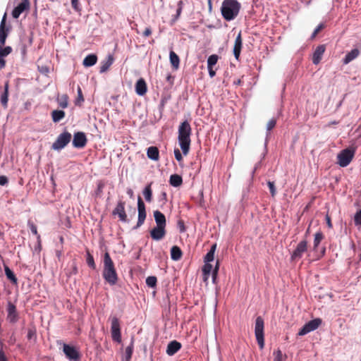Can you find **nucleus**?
I'll return each instance as SVG.
<instances>
[{
  "label": "nucleus",
  "instance_id": "26",
  "mask_svg": "<svg viewBox=\"0 0 361 361\" xmlns=\"http://www.w3.org/2000/svg\"><path fill=\"white\" fill-rule=\"evenodd\" d=\"M147 157L154 161H158L159 159V151L157 147L152 146L147 149Z\"/></svg>",
  "mask_w": 361,
  "mask_h": 361
},
{
  "label": "nucleus",
  "instance_id": "45",
  "mask_svg": "<svg viewBox=\"0 0 361 361\" xmlns=\"http://www.w3.org/2000/svg\"><path fill=\"white\" fill-rule=\"evenodd\" d=\"M87 264L93 269H94L96 267L93 256L89 252L87 255Z\"/></svg>",
  "mask_w": 361,
  "mask_h": 361
},
{
  "label": "nucleus",
  "instance_id": "62",
  "mask_svg": "<svg viewBox=\"0 0 361 361\" xmlns=\"http://www.w3.org/2000/svg\"><path fill=\"white\" fill-rule=\"evenodd\" d=\"M127 194L130 196V197H133V191L132 189L129 188L127 190Z\"/></svg>",
  "mask_w": 361,
  "mask_h": 361
},
{
  "label": "nucleus",
  "instance_id": "63",
  "mask_svg": "<svg viewBox=\"0 0 361 361\" xmlns=\"http://www.w3.org/2000/svg\"><path fill=\"white\" fill-rule=\"evenodd\" d=\"M219 269V262L217 261L216 263L215 267L213 270H216V272H218Z\"/></svg>",
  "mask_w": 361,
  "mask_h": 361
},
{
  "label": "nucleus",
  "instance_id": "8",
  "mask_svg": "<svg viewBox=\"0 0 361 361\" xmlns=\"http://www.w3.org/2000/svg\"><path fill=\"white\" fill-rule=\"evenodd\" d=\"M111 333L112 339L114 341L118 343L121 341L120 322L116 317L111 318Z\"/></svg>",
  "mask_w": 361,
  "mask_h": 361
},
{
  "label": "nucleus",
  "instance_id": "3",
  "mask_svg": "<svg viewBox=\"0 0 361 361\" xmlns=\"http://www.w3.org/2000/svg\"><path fill=\"white\" fill-rule=\"evenodd\" d=\"M240 4L237 0H224L222 3L221 11L223 18L231 21L238 15Z\"/></svg>",
  "mask_w": 361,
  "mask_h": 361
},
{
  "label": "nucleus",
  "instance_id": "64",
  "mask_svg": "<svg viewBox=\"0 0 361 361\" xmlns=\"http://www.w3.org/2000/svg\"><path fill=\"white\" fill-rule=\"evenodd\" d=\"M242 81L240 79L237 80L236 81H234V84L237 85H240L241 84Z\"/></svg>",
  "mask_w": 361,
  "mask_h": 361
},
{
  "label": "nucleus",
  "instance_id": "56",
  "mask_svg": "<svg viewBox=\"0 0 361 361\" xmlns=\"http://www.w3.org/2000/svg\"><path fill=\"white\" fill-rule=\"evenodd\" d=\"M152 34V29L149 27H146L145 31L143 32L144 37H149Z\"/></svg>",
  "mask_w": 361,
  "mask_h": 361
},
{
  "label": "nucleus",
  "instance_id": "44",
  "mask_svg": "<svg viewBox=\"0 0 361 361\" xmlns=\"http://www.w3.org/2000/svg\"><path fill=\"white\" fill-rule=\"evenodd\" d=\"M177 6H178V8H177V10H176V16H174V18L173 19V21H176L180 17V16L181 14V12H182V10H183V6H184V2L182 0H180L178 2Z\"/></svg>",
  "mask_w": 361,
  "mask_h": 361
},
{
  "label": "nucleus",
  "instance_id": "15",
  "mask_svg": "<svg viewBox=\"0 0 361 361\" xmlns=\"http://www.w3.org/2000/svg\"><path fill=\"white\" fill-rule=\"evenodd\" d=\"M30 8V2L29 0H22V2L20 3L12 11V16L14 18H18L20 15L26 10H28Z\"/></svg>",
  "mask_w": 361,
  "mask_h": 361
},
{
  "label": "nucleus",
  "instance_id": "30",
  "mask_svg": "<svg viewBox=\"0 0 361 361\" xmlns=\"http://www.w3.org/2000/svg\"><path fill=\"white\" fill-rule=\"evenodd\" d=\"M183 252L180 248L176 245H174L171 249V257L174 261H178L181 259Z\"/></svg>",
  "mask_w": 361,
  "mask_h": 361
},
{
  "label": "nucleus",
  "instance_id": "60",
  "mask_svg": "<svg viewBox=\"0 0 361 361\" xmlns=\"http://www.w3.org/2000/svg\"><path fill=\"white\" fill-rule=\"evenodd\" d=\"M161 195L162 200L165 202L166 201V198H167L166 193L165 192H163Z\"/></svg>",
  "mask_w": 361,
  "mask_h": 361
},
{
  "label": "nucleus",
  "instance_id": "9",
  "mask_svg": "<svg viewBox=\"0 0 361 361\" xmlns=\"http://www.w3.org/2000/svg\"><path fill=\"white\" fill-rule=\"evenodd\" d=\"M321 324L322 319L319 318L310 320L300 329L298 335L302 336L312 331H314L320 326Z\"/></svg>",
  "mask_w": 361,
  "mask_h": 361
},
{
  "label": "nucleus",
  "instance_id": "27",
  "mask_svg": "<svg viewBox=\"0 0 361 361\" xmlns=\"http://www.w3.org/2000/svg\"><path fill=\"white\" fill-rule=\"evenodd\" d=\"M360 51L357 49H353L350 52H348L345 58L343 59V63L344 64H348L355 59H356L360 55Z\"/></svg>",
  "mask_w": 361,
  "mask_h": 361
},
{
  "label": "nucleus",
  "instance_id": "24",
  "mask_svg": "<svg viewBox=\"0 0 361 361\" xmlns=\"http://www.w3.org/2000/svg\"><path fill=\"white\" fill-rule=\"evenodd\" d=\"M114 58L111 54L108 55L107 58L101 62L99 72L101 73L106 72L113 64Z\"/></svg>",
  "mask_w": 361,
  "mask_h": 361
},
{
  "label": "nucleus",
  "instance_id": "40",
  "mask_svg": "<svg viewBox=\"0 0 361 361\" xmlns=\"http://www.w3.org/2000/svg\"><path fill=\"white\" fill-rule=\"evenodd\" d=\"M324 238V235L322 232H317L314 235V244H313V250L314 251L317 250L318 246L321 241Z\"/></svg>",
  "mask_w": 361,
  "mask_h": 361
},
{
  "label": "nucleus",
  "instance_id": "22",
  "mask_svg": "<svg viewBox=\"0 0 361 361\" xmlns=\"http://www.w3.org/2000/svg\"><path fill=\"white\" fill-rule=\"evenodd\" d=\"M147 91V86L143 78H140L135 84V92L140 96H143Z\"/></svg>",
  "mask_w": 361,
  "mask_h": 361
},
{
  "label": "nucleus",
  "instance_id": "19",
  "mask_svg": "<svg viewBox=\"0 0 361 361\" xmlns=\"http://www.w3.org/2000/svg\"><path fill=\"white\" fill-rule=\"evenodd\" d=\"M166 227L156 226L150 231V235L153 240H160L166 235Z\"/></svg>",
  "mask_w": 361,
  "mask_h": 361
},
{
  "label": "nucleus",
  "instance_id": "35",
  "mask_svg": "<svg viewBox=\"0 0 361 361\" xmlns=\"http://www.w3.org/2000/svg\"><path fill=\"white\" fill-rule=\"evenodd\" d=\"M27 225H28L31 232L35 235L37 236V243H38L39 246L40 247L41 246V237H40L39 234L37 232V226L32 221H28Z\"/></svg>",
  "mask_w": 361,
  "mask_h": 361
},
{
  "label": "nucleus",
  "instance_id": "51",
  "mask_svg": "<svg viewBox=\"0 0 361 361\" xmlns=\"http://www.w3.org/2000/svg\"><path fill=\"white\" fill-rule=\"evenodd\" d=\"M174 156L178 161H181L183 160L182 154L178 149H176L174 150Z\"/></svg>",
  "mask_w": 361,
  "mask_h": 361
},
{
  "label": "nucleus",
  "instance_id": "16",
  "mask_svg": "<svg viewBox=\"0 0 361 361\" xmlns=\"http://www.w3.org/2000/svg\"><path fill=\"white\" fill-rule=\"evenodd\" d=\"M6 15L4 14L0 24V47H4L9 29L6 27Z\"/></svg>",
  "mask_w": 361,
  "mask_h": 361
},
{
  "label": "nucleus",
  "instance_id": "33",
  "mask_svg": "<svg viewBox=\"0 0 361 361\" xmlns=\"http://www.w3.org/2000/svg\"><path fill=\"white\" fill-rule=\"evenodd\" d=\"M169 183L173 187H179L183 183L182 177L178 174H173L170 176Z\"/></svg>",
  "mask_w": 361,
  "mask_h": 361
},
{
  "label": "nucleus",
  "instance_id": "10",
  "mask_svg": "<svg viewBox=\"0 0 361 361\" xmlns=\"http://www.w3.org/2000/svg\"><path fill=\"white\" fill-rule=\"evenodd\" d=\"M125 205L126 202L123 200H119L114 208V209L112 211V215L116 216L117 215L118 216V219L122 222H127V214L126 213L125 210Z\"/></svg>",
  "mask_w": 361,
  "mask_h": 361
},
{
  "label": "nucleus",
  "instance_id": "37",
  "mask_svg": "<svg viewBox=\"0 0 361 361\" xmlns=\"http://www.w3.org/2000/svg\"><path fill=\"white\" fill-rule=\"evenodd\" d=\"M4 271L7 279H9L13 284H17L18 279L13 271L8 267H5Z\"/></svg>",
  "mask_w": 361,
  "mask_h": 361
},
{
  "label": "nucleus",
  "instance_id": "54",
  "mask_svg": "<svg viewBox=\"0 0 361 361\" xmlns=\"http://www.w3.org/2000/svg\"><path fill=\"white\" fill-rule=\"evenodd\" d=\"M8 178L5 176H0V185H5L8 183Z\"/></svg>",
  "mask_w": 361,
  "mask_h": 361
},
{
  "label": "nucleus",
  "instance_id": "61",
  "mask_svg": "<svg viewBox=\"0 0 361 361\" xmlns=\"http://www.w3.org/2000/svg\"><path fill=\"white\" fill-rule=\"evenodd\" d=\"M178 224H180V231H181V232L185 231V226H184V224H183V222H182V221H179V223H178Z\"/></svg>",
  "mask_w": 361,
  "mask_h": 361
},
{
  "label": "nucleus",
  "instance_id": "21",
  "mask_svg": "<svg viewBox=\"0 0 361 361\" xmlns=\"http://www.w3.org/2000/svg\"><path fill=\"white\" fill-rule=\"evenodd\" d=\"M325 50L326 47L324 44L319 45L316 48L312 56V62L314 64L317 65L319 63Z\"/></svg>",
  "mask_w": 361,
  "mask_h": 361
},
{
  "label": "nucleus",
  "instance_id": "17",
  "mask_svg": "<svg viewBox=\"0 0 361 361\" xmlns=\"http://www.w3.org/2000/svg\"><path fill=\"white\" fill-rule=\"evenodd\" d=\"M13 51L10 46L1 47H0V71L6 67V61L5 58L8 56Z\"/></svg>",
  "mask_w": 361,
  "mask_h": 361
},
{
  "label": "nucleus",
  "instance_id": "11",
  "mask_svg": "<svg viewBox=\"0 0 361 361\" xmlns=\"http://www.w3.org/2000/svg\"><path fill=\"white\" fill-rule=\"evenodd\" d=\"M307 250V240H303L298 244L295 250L293 252V253L291 255V260L295 261V260L300 259L302 257V255Z\"/></svg>",
  "mask_w": 361,
  "mask_h": 361
},
{
  "label": "nucleus",
  "instance_id": "32",
  "mask_svg": "<svg viewBox=\"0 0 361 361\" xmlns=\"http://www.w3.org/2000/svg\"><path fill=\"white\" fill-rule=\"evenodd\" d=\"M170 62L174 69H178L180 64L179 56L173 51H171L169 54Z\"/></svg>",
  "mask_w": 361,
  "mask_h": 361
},
{
  "label": "nucleus",
  "instance_id": "2",
  "mask_svg": "<svg viewBox=\"0 0 361 361\" xmlns=\"http://www.w3.org/2000/svg\"><path fill=\"white\" fill-rule=\"evenodd\" d=\"M102 276L107 283L113 286L117 283L118 276L109 252H105L104 255V269Z\"/></svg>",
  "mask_w": 361,
  "mask_h": 361
},
{
  "label": "nucleus",
  "instance_id": "46",
  "mask_svg": "<svg viewBox=\"0 0 361 361\" xmlns=\"http://www.w3.org/2000/svg\"><path fill=\"white\" fill-rule=\"evenodd\" d=\"M267 185H268V187L269 188V191H270L271 195L273 197H275V195L276 194V190L274 182L269 180L267 182Z\"/></svg>",
  "mask_w": 361,
  "mask_h": 361
},
{
  "label": "nucleus",
  "instance_id": "55",
  "mask_svg": "<svg viewBox=\"0 0 361 361\" xmlns=\"http://www.w3.org/2000/svg\"><path fill=\"white\" fill-rule=\"evenodd\" d=\"M104 187V183H99L98 184L97 192H96L97 195H101L102 193Z\"/></svg>",
  "mask_w": 361,
  "mask_h": 361
},
{
  "label": "nucleus",
  "instance_id": "48",
  "mask_svg": "<svg viewBox=\"0 0 361 361\" xmlns=\"http://www.w3.org/2000/svg\"><path fill=\"white\" fill-rule=\"evenodd\" d=\"M324 27L325 25L324 23H320L314 30L312 35V38H314L317 35V34L324 28Z\"/></svg>",
  "mask_w": 361,
  "mask_h": 361
},
{
  "label": "nucleus",
  "instance_id": "4",
  "mask_svg": "<svg viewBox=\"0 0 361 361\" xmlns=\"http://www.w3.org/2000/svg\"><path fill=\"white\" fill-rule=\"evenodd\" d=\"M355 148L353 147L341 150L337 154V164L341 167L348 166L355 157Z\"/></svg>",
  "mask_w": 361,
  "mask_h": 361
},
{
  "label": "nucleus",
  "instance_id": "7",
  "mask_svg": "<svg viewBox=\"0 0 361 361\" xmlns=\"http://www.w3.org/2000/svg\"><path fill=\"white\" fill-rule=\"evenodd\" d=\"M72 135L68 131L61 133L56 141L52 144L51 148L54 150H61L64 148L71 140Z\"/></svg>",
  "mask_w": 361,
  "mask_h": 361
},
{
  "label": "nucleus",
  "instance_id": "34",
  "mask_svg": "<svg viewBox=\"0 0 361 361\" xmlns=\"http://www.w3.org/2000/svg\"><path fill=\"white\" fill-rule=\"evenodd\" d=\"M212 270V265L209 262H205L202 267L203 281L206 282L209 276V274Z\"/></svg>",
  "mask_w": 361,
  "mask_h": 361
},
{
  "label": "nucleus",
  "instance_id": "47",
  "mask_svg": "<svg viewBox=\"0 0 361 361\" xmlns=\"http://www.w3.org/2000/svg\"><path fill=\"white\" fill-rule=\"evenodd\" d=\"M276 124V118H271L269 121L267 125V131L271 130Z\"/></svg>",
  "mask_w": 361,
  "mask_h": 361
},
{
  "label": "nucleus",
  "instance_id": "13",
  "mask_svg": "<svg viewBox=\"0 0 361 361\" xmlns=\"http://www.w3.org/2000/svg\"><path fill=\"white\" fill-rule=\"evenodd\" d=\"M7 319L10 323L15 324L18 321L19 316L16 307L10 301L7 305Z\"/></svg>",
  "mask_w": 361,
  "mask_h": 361
},
{
  "label": "nucleus",
  "instance_id": "36",
  "mask_svg": "<svg viewBox=\"0 0 361 361\" xmlns=\"http://www.w3.org/2000/svg\"><path fill=\"white\" fill-rule=\"evenodd\" d=\"M133 352V343L131 342L130 345L126 348L125 354L121 361H130Z\"/></svg>",
  "mask_w": 361,
  "mask_h": 361
},
{
  "label": "nucleus",
  "instance_id": "23",
  "mask_svg": "<svg viewBox=\"0 0 361 361\" xmlns=\"http://www.w3.org/2000/svg\"><path fill=\"white\" fill-rule=\"evenodd\" d=\"M181 348V344L180 343L176 341H171L168 345H167V348H166V353L171 356V355H173L174 354H176L180 349Z\"/></svg>",
  "mask_w": 361,
  "mask_h": 361
},
{
  "label": "nucleus",
  "instance_id": "58",
  "mask_svg": "<svg viewBox=\"0 0 361 361\" xmlns=\"http://www.w3.org/2000/svg\"><path fill=\"white\" fill-rule=\"evenodd\" d=\"M325 219H326V224H327L328 227L331 228L333 226L331 224V217L327 214L326 216Z\"/></svg>",
  "mask_w": 361,
  "mask_h": 361
},
{
  "label": "nucleus",
  "instance_id": "29",
  "mask_svg": "<svg viewBox=\"0 0 361 361\" xmlns=\"http://www.w3.org/2000/svg\"><path fill=\"white\" fill-rule=\"evenodd\" d=\"M97 61V56L96 54H89L83 60L82 65L85 67H90L94 66Z\"/></svg>",
  "mask_w": 361,
  "mask_h": 361
},
{
  "label": "nucleus",
  "instance_id": "20",
  "mask_svg": "<svg viewBox=\"0 0 361 361\" xmlns=\"http://www.w3.org/2000/svg\"><path fill=\"white\" fill-rule=\"evenodd\" d=\"M242 47H243V39L241 37V32H239L235 39L234 47H233V54H234L235 59H237V60L239 59Z\"/></svg>",
  "mask_w": 361,
  "mask_h": 361
},
{
  "label": "nucleus",
  "instance_id": "6",
  "mask_svg": "<svg viewBox=\"0 0 361 361\" xmlns=\"http://www.w3.org/2000/svg\"><path fill=\"white\" fill-rule=\"evenodd\" d=\"M255 334L260 349H262L264 346V319L260 316L257 317L255 320Z\"/></svg>",
  "mask_w": 361,
  "mask_h": 361
},
{
  "label": "nucleus",
  "instance_id": "12",
  "mask_svg": "<svg viewBox=\"0 0 361 361\" xmlns=\"http://www.w3.org/2000/svg\"><path fill=\"white\" fill-rule=\"evenodd\" d=\"M137 210H138V219L137 222V226H141L146 219V209L145 204L142 201V198L139 196L137 198Z\"/></svg>",
  "mask_w": 361,
  "mask_h": 361
},
{
  "label": "nucleus",
  "instance_id": "14",
  "mask_svg": "<svg viewBox=\"0 0 361 361\" xmlns=\"http://www.w3.org/2000/svg\"><path fill=\"white\" fill-rule=\"evenodd\" d=\"M87 140L83 132H77L73 135V145L76 148H83L87 144Z\"/></svg>",
  "mask_w": 361,
  "mask_h": 361
},
{
  "label": "nucleus",
  "instance_id": "25",
  "mask_svg": "<svg viewBox=\"0 0 361 361\" xmlns=\"http://www.w3.org/2000/svg\"><path fill=\"white\" fill-rule=\"evenodd\" d=\"M154 217L157 226L166 227V221L165 216L159 211L156 210L154 212Z\"/></svg>",
  "mask_w": 361,
  "mask_h": 361
},
{
  "label": "nucleus",
  "instance_id": "41",
  "mask_svg": "<svg viewBox=\"0 0 361 361\" xmlns=\"http://www.w3.org/2000/svg\"><path fill=\"white\" fill-rule=\"evenodd\" d=\"M216 245L214 244L212 246L210 250L207 253V255L204 257V262H209L213 261L214 257V252L216 250Z\"/></svg>",
  "mask_w": 361,
  "mask_h": 361
},
{
  "label": "nucleus",
  "instance_id": "59",
  "mask_svg": "<svg viewBox=\"0 0 361 361\" xmlns=\"http://www.w3.org/2000/svg\"><path fill=\"white\" fill-rule=\"evenodd\" d=\"M218 275V272H216V270L212 271V281L214 283H216V279Z\"/></svg>",
  "mask_w": 361,
  "mask_h": 361
},
{
  "label": "nucleus",
  "instance_id": "18",
  "mask_svg": "<svg viewBox=\"0 0 361 361\" xmlns=\"http://www.w3.org/2000/svg\"><path fill=\"white\" fill-rule=\"evenodd\" d=\"M219 56L216 54H212L209 56L207 59V68L209 75L211 78H213L216 75V71L214 70V66L216 64L219 60Z\"/></svg>",
  "mask_w": 361,
  "mask_h": 361
},
{
  "label": "nucleus",
  "instance_id": "50",
  "mask_svg": "<svg viewBox=\"0 0 361 361\" xmlns=\"http://www.w3.org/2000/svg\"><path fill=\"white\" fill-rule=\"evenodd\" d=\"M274 361H282L283 354L282 352L280 350H276L274 353Z\"/></svg>",
  "mask_w": 361,
  "mask_h": 361
},
{
  "label": "nucleus",
  "instance_id": "31",
  "mask_svg": "<svg viewBox=\"0 0 361 361\" xmlns=\"http://www.w3.org/2000/svg\"><path fill=\"white\" fill-rule=\"evenodd\" d=\"M66 116L65 112L63 110H54L51 112V118L54 123H58L64 118Z\"/></svg>",
  "mask_w": 361,
  "mask_h": 361
},
{
  "label": "nucleus",
  "instance_id": "53",
  "mask_svg": "<svg viewBox=\"0 0 361 361\" xmlns=\"http://www.w3.org/2000/svg\"><path fill=\"white\" fill-rule=\"evenodd\" d=\"M72 7L77 11H80V8L79 7V1L78 0H71Z\"/></svg>",
  "mask_w": 361,
  "mask_h": 361
},
{
  "label": "nucleus",
  "instance_id": "43",
  "mask_svg": "<svg viewBox=\"0 0 361 361\" xmlns=\"http://www.w3.org/2000/svg\"><path fill=\"white\" fill-rule=\"evenodd\" d=\"M157 279L156 276H151L146 279V283L150 288H154L157 286Z\"/></svg>",
  "mask_w": 361,
  "mask_h": 361
},
{
  "label": "nucleus",
  "instance_id": "52",
  "mask_svg": "<svg viewBox=\"0 0 361 361\" xmlns=\"http://www.w3.org/2000/svg\"><path fill=\"white\" fill-rule=\"evenodd\" d=\"M36 335V331L34 329H29L27 331V338L32 339Z\"/></svg>",
  "mask_w": 361,
  "mask_h": 361
},
{
  "label": "nucleus",
  "instance_id": "1",
  "mask_svg": "<svg viewBox=\"0 0 361 361\" xmlns=\"http://www.w3.org/2000/svg\"><path fill=\"white\" fill-rule=\"evenodd\" d=\"M178 133L179 145L182 149L183 154L186 156L190 151L191 143L190 135L192 134V128L188 121H184L180 123L178 126Z\"/></svg>",
  "mask_w": 361,
  "mask_h": 361
},
{
  "label": "nucleus",
  "instance_id": "39",
  "mask_svg": "<svg viewBox=\"0 0 361 361\" xmlns=\"http://www.w3.org/2000/svg\"><path fill=\"white\" fill-rule=\"evenodd\" d=\"M152 183L148 184L143 190V195L147 202H150L152 200V190L151 188Z\"/></svg>",
  "mask_w": 361,
  "mask_h": 361
},
{
  "label": "nucleus",
  "instance_id": "28",
  "mask_svg": "<svg viewBox=\"0 0 361 361\" xmlns=\"http://www.w3.org/2000/svg\"><path fill=\"white\" fill-rule=\"evenodd\" d=\"M9 82L6 81L4 85V91L1 96V103L4 108H7L8 102Z\"/></svg>",
  "mask_w": 361,
  "mask_h": 361
},
{
  "label": "nucleus",
  "instance_id": "49",
  "mask_svg": "<svg viewBox=\"0 0 361 361\" xmlns=\"http://www.w3.org/2000/svg\"><path fill=\"white\" fill-rule=\"evenodd\" d=\"M354 221L355 225H361V209L355 214Z\"/></svg>",
  "mask_w": 361,
  "mask_h": 361
},
{
  "label": "nucleus",
  "instance_id": "42",
  "mask_svg": "<svg viewBox=\"0 0 361 361\" xmlns=\"http://www.w3.org/2000/svg\"><path fill=\"white\" fill-rule=\"evenodd\" d=\"M78 97L75 101V104L76 106H80L82 103L84 102V97L82 95V90L80 86L78 87Z\"/></svg>",
  "mask_w": 361,
  "mask_h": 361
},
{
  "label": "nucleus",
  "instance_id": "38",
  "mask_svg": "<svg viewBox=\"0 0 361 361\" xmlns=\"http://www.w3.org/2000/svg\"><path fill=\"white\" fill-rule=\"evenodd\" d=\"M68 96L66 94H62L58 98L59 106L62 109H66L68 106Z\"/></svg>",
  "mask_w": 361,
  "mask_h": 361
},
{
  "label": "nucleus",
  "instance_id": "5",
  "mask_svg": "<svg viewBox=\"0 0 361 361\" xmlns=\"http://www.w3.org/2000/svg\"><path fill=\"white\" fill-rule=\"evenodd\" d=\"M63 352L69 361H81L82 355L78 347L63 343Z\"/></svg>",
  "mask_w": 361,
  "mask_h": 361
},
{
  "label": "nucleus",
  "instance_id": "57",
  "mask_svg": "<svg viewBox=\"0 0 361 361\" xmlns=\"http://www.w3.org/2000/svg\"><path fill=\"white\" fill-rule=\"evenodd\" d=\"M0 361H8L4 352L0 349Z\"/></svg>",
  "mask_w": 361,
  "mask_h": 361
}]
</instances>
